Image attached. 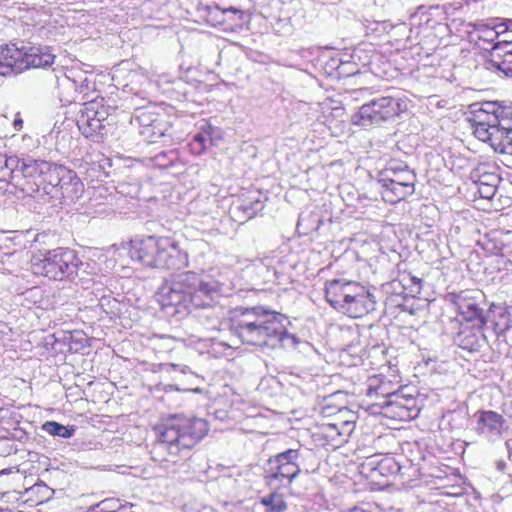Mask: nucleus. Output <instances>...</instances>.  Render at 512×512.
<instances>
[{
	"label": "nucleus",
	"mask_w": 512,
	"mask_h": 512,
	"mask_svg": "<svg viewBox=\"0 0 512 512\" xmlns=\"http://www.w3.org/2000/svg\"><path fill=\"white\" fill-rule=\"evenodd\" d=\"M153 430L156 435L153 459L189 467L195 448L209 433V424L198 417L171 415Z\"/></svg>",
	"instance_id": "f257e3e1"
},
{
	"label": "nucleus",
	"mask_w": 512,
	"mask_h": 512,
	"mask_svg": "<svg viewBox=\"0 0 512 512\" xmlns=\"http://www.w3.org/2000/svg\"><path fill=\"white\" fill-rule=\"evenodd\" d=\"M218 292V285L212 277L186 271L166 279L156 295L163 311L186 316L193 310L211 307Z\"/></svg>",
	"instance_id": "f03ea898"
},
{
	"label": "nucleus",
	"mask_w": 512,
	"mask_h": 512,
	"mask_svg": "<svg viewBox=\"0 0 512 512\" xmlns=\"http://www.w3.org/2000/svg\"><path fill=\"white\" fill-rule=\"evenodd\" d=\"M287 317L262 305L235 308L229 330L244 345L275 347L288 335Z\"/></svg>",
	"instance_id": "7ed1b4c3"
},
{
	"label": "nucleus",
	"mask_w": 512,
	"mask_h": 512,
	"mask_svg": "<svg viewBox=\"0 0 512 512\" xmlns=\"http://www.w3.org/2000/svg\"><path fill=\"white\" fill-rule=\"evenodd\" d=\"M132 262L146 269L179 271L188 266V255L171 236H135L123 244Z\"/></svg>",
	"instance_id": "20e7f679"
},
{
	"label": "nucleus",
	"mask_w": 512,
	"mask_h": 512,
	"mask_svg": "<svg viewBox=\"0 0 512 512\" xmlns=\"http://www.w3.org/2000/svg\"><path fill=\"white\" fill-rule=\"evenodd\" d=\"M325 298L335 310L353 319L368 315L376 305L373 294L363 284L342 278L326 282Z\"/></svg>",
	"instance_id": "39448f33"
},
{
	"label": "nucleus",
	"mask_w": 512,
	"mask_h": 512,
	"mask_svg": "<svg viewBox=\"0 0 512 512\" xmlns=\"http://www.w3.org/2000/svg\"><path fill=\"white\" fill-rule=\"evenodd\" d=\"M31 271L54 281H64L74 277L82 261L74 249L57 247L45 252H38L31 257Z\"/></svg>",
	"instance_id": "423d86ee"
},
{
	"label": "nucleus",
	"mask_w": 512,
	"mask_h": 512,
	"mask_svg": "<svg viewBox=\"0 0 512 512\" xmlns=\"http://www.w3.org/2000/svg\"><path fill=\"white\" fill-rule=\"evenodd\" d=\"M357 416L347 408L337 414L325 417L312 430V439L316 446L337 449L348 441L356 427Z\"/></svg>",
	"instance_id": "0eeeda50"
},
{
	"label": "nucleus",
	"mask_w": 512,
	"mask_h": 512,
	"mask_svg": "<svg viewBox=\"0 0 512 512\" xmlns=\"http://www.w3.org/2000/svg\"><path fill=\"white\" fill-rule=\"evenodd\" d=\"M299 450L288 449L268 458L263 479L269 488H288L300 475Z\"/></svg>",
	"instance_id": "6e6552de"
},
{
	"label": "nucleus",
	"mask_w": 512,
	"mask_h": 512,
	"mask_svg": "<svg viewBox=\"0 0 512 512\" xmlns=\"http://www.w3.org/2000/svg\"><path fill=\"white\" fill-rule=\"evenodd\" d=\"M6 166L11 167L10 180L24 193L31 195L41 189L45 160L24 161L10 157L6 160Z\"/></svg>",
	"instance_id": "1a4fd4ad"
},
{
	"label": "nucleus",
	"mask_w": 512,
	"mask_h": 512,
	"mask_svg": "<svg viewBox=\"0 0 512 512\" xmlns=\"http://www.w3.org/2000/svg\"><path fill=\"white\" fill-rule=\"evenodd\" d=\"M407 110L405 100L391 96L373 99L362 105L358 115L362 125L380 124L389 119L398 117Z\"/></svg>",
	"instance_id": "9d476101"
},
{
	"label": "nucleus",
	"mask_w": 512,
	"mask_h": 512,
	"mask_svg": "<svg viewBox=\"0 0 512 512\" xmlns=\"http://www.w3.org/2000/svg\"><path fill=\"white\" fill-rule=\"evenodd\" d=\"M391 175L382 178V199L389 204H397L415 192L416 175L409 169L389 170Z\"/></svg>",
	"instance_id": "9b49d317"
},
{
	"label": "nucleus",
	"mask_w": 512,
	"mask_h": 512,
	"mask_svg": "<svg viewBox=\"0 0 512 512\" xmlns=\"http://www.w3.org/2000/svg\"><path fill=\"white\" fill-rule=\"evenodd\" d=\"M109 115L110 106L104 97L98 96L84 103L77 121L78 128L85 137H92L104 129V121Z\"/></svg>",
	"instance_id": "f8f14e48"
},
{
	"label": "nucleus",
	"mask_w": 512,
	"mask_h": 512,
	"mask_svg": "<svg viewBox=\"0 0 512 512\" xmlns=\"http://www.w3.org/2000/svg\"><path fill=\"white\" fill-rule=\"evenodd\" d=\"M400 465L391 455L367 457L360 465L361 474L372 484L384 487L391 476L398 474Z\"/></svg>",
	"instance_id": "ddd939ff"
},
{
	"label": "nucleus",
	"mask_w": 512,
	"mask_h": 512,
	"mask_svg": "<svg viewBox=\"0 0 512 512\" xmlns=\"http://www.w3.org/2000/svg\"><path fill=\"white\" fill-rule=\"evenodd\" d=\"M82 186V182L75 171L63 165L46 161V167L41 181V189L45 193H51L54 188L64 190L69 187H71L74 192H78Z\"/></svg>",
	"instance_id": "4468645a"
},
{
	"label": "nucleus",
	"mask_w": 512,
	"mask_h": 512,
	"mask_svg": "<svg viewBox=\"0 0 512 512\" xmlns=\"http://www.w3.org/2000/svg\"><path fill=\"white\" fill-rule=\"evenodd\" d=\"M452 302L457 310L453 323L486 325L485 311L477 297L462 291L453 295Z\"/></svg>",
	"instance_id": "2eb2a0df"
},
{
	"label": "nucleus",
	"mask_w": 512,
	"mask_h": 512,
	"mask_svg": "<svg viewBox=\"0 0 512 512\" xmlns=\"http://www.w3.org/2000/svg\"><path fill=\"white\" fill-rule=\"evenodd\" d=\"M394 379L377 374L370 376L367 380L366 395L372 401V405L385 407L388 398H391L398 390V381L396 376Z\"/></svg>",
	"instance_id": "dca6fc26"
},
{
	"label": "nucleus",
	"mask_w": 512,
	"mask_h": 512,
	"mask_svg": "<svg viewBox=\"0 0 512 512\" xmlns=\"http://www.w3.org/2000/svg\"><path fill=\"white\" fill-rule=\"evenodd\" d=\"M456 326L454 334L455 344L462 350L470 353L478 352L486 342L483 332L485 325L454 323Z\"/></svg>",
	"instance_id": "f3484780"
},
{
	"label": "nucleus",
	"mask_w": 512,
	"mask_h": 512,
	"mask_svg": "<svg viewBox=\"0 0 512 512\" xmlns=\"http://www.w3.org/2000/svg\"><path fill=\"white\" fill-rule=\"evenodd\" d=\"M24 71L51 67L56 59L53 49L49 46H23Z\"/></svg>",
	"instance_id": "a211bd4d"
},
{
	"label": "nucleus",
	"mask_w": 512,
	"mask_h": 512,
	"mask_svg": "<svg viewBox=\"0 0 512 512\" xmlns=\"http://www.w3.org/2000/svg\"><path fill=\"white\" fill-rule=\"evenodd\" d=\"M23 46L6 44L0 46V75L10 76L24 72Z\"/></svg>",
	"instance_id": "6ab92c4d"
},
{
	"label": "nucleus",
	"mask_w": 512,
	"mask_h": 512,
	"mask_svg": "<svg viewBox=\"0 0 512 512\" xmlns=\"http://www.w3.org/2000/svg\"><path fill=\"white\" fill-rule=\"evenodd\" d=\"M476 432L478 435H500L505 424L504 417L492 410H480L477 412Z\"/></svg>",
	"instance_id": "aec40b11"
},
{
	"label": "nucleus",
	"mask_w": 512,
	"mask_h": 512,
	"mask_svg": "<svg viewBox=\"0 0 512 512\" xmlns=\"http://www.w3.org/2000/svg\"><path fill=\"white\" fill-rule=\"evenodd\" d=\"M391 398L386 401L385 407L390 409L394 418H398L400 421H407L417 416L418 411L413 398H405L403 395L397 394V392Z\"/></svg>",
	"instance_id": "412c9836"
},
{
	"label": "nucleus",
	"mask_w": 512,
	"mask_h": 512,
	"mask_svg": "<svg viewBox=\"0 0 512 512\" xmlns=\"http://www.w3.org/2000/svg\"><path fill=\"white\" fill-rule=\"evenodd\" d=\"M489 62L505 75H512V46H493Z\"/></svg>",
	"instance_id": "4be33fe9"
},
{
	"label": "nucleus",
	"mask_w": 512,
	"mask_h": 512,
	"mask_svg": "<svg viewBox=\"0 0 512 512\" xmlns=\"http://www.w3.org/2000/svg\"><path fill=\"white\" fill-rule=\"evenodd\" d=\"M499 110L500 107L496 103L486 102L482 104L480 109L474 112L473 122L494 128L505 121V119H500Z\"/></svg>",
	"instance_id": "5701e85b"
},
{
	"label": "nucleus",
	"mask_w": 512,
	"mask_h": 512,
	"mask_svg": "<svg viewBox=\"0 0 512 512\" xmlns=\"http://www.w3.org/2000/svg\"><path fill=\"white\" fill-rule=\"evenodd\" d=\"M223 18L222 30L235 32L243 28L245 11L233 6L223 7Z\"/></svg>",
	"instance_id": "b1692460"
},
{
	"label": "nucleus",
	"mask_w": 512,
	"mask_h": 512,
	"mask_svg": "<svg viewBox=\"0 0 512 512\" xmlns=\"http://www.w3.org/2000/svg\"><path fill=\"white\" fill-rule=\"evenodd\" d=\"M272 491L261 497L260 504L264 507V512H286L288 503L285 495L279 492V488H271Z\"/></svg>",
	"instance_id": "393cba45"
},
{
	"label": "nucleus",
	"mask_w": 512,
	"mask_h": 512,
	"mask_svg": "<svg viewBox=\"0 0 512 512\" xmlns=\"http://www.w3.org/2000/svg\"><path fill=\"white\" fill-rule=\"evenodd\" d=\"M239 208L245 213L254 215L262 206L260 193L255 189H246L238 197Z\"/></svg>",
	"instance_id": "a878e982"
},
{
	"label": "nucleus",
	"mask_w": 512,
	"mask_h": 512,
	"mask_svg": "<svg viewBox=\"0 0 512 512\" xmlns=\"http://www.w3.org/2000/svg\"><path fill=\"white\" fill-rule=\"evenodd\" d=\"M490 321L496 333L501 334L510 328V314L501 307L491 310Z\"/></svg>",
	"instance_id": "bb28decb"
},
{
	"label": "nucleus",
	"mask_w": 512,
	"mask_h": 512,
	"mask_svg": "<svg viewBox=\"0 0 512 512\" xmlns=\"http://www.w3.org/2000/svg\"><path fill=\"white\" fill-rule=\"evenodd\" d=\"M202 12L203 18L208 25L222 29V23L224 20L223 7H220L217 4L207 5Z\"/></svg>",
	"instance_id": "cd10ccee"
},
{
	"label": "nucleus",
	"mask_w": 512,
	"mask_h": 512,
	"mask_svg": "<svg viewBox=\"0 0 512 512\" xmlns=\"http://www.w3.org/2000/svg\"><path fill=\"white\" fill-rule=\"evenodd\" d=\"M178 160V154L174 150L162 151L150 158L151 166L158 169H167Z\"/></svg>",
	"instance_id": "c85d7f7f"
},
{
	"label": "nucleus",
	"mask_w": 512,
	"mask_h": 512,
	"mask_svg": "<svg viewBox=\"0 0 512 512\" xmlns=\"http://www.w3.org/2000/svg\"><path fill=\"white\" fill-rule=\"evenodd\" d=\"M150 114V122L148 125L154 129L155 133H158L159 135H164L171 127V123L168 119L167 113L163 110L160 112Z\"/></svg>",
	"instance_id": "c756f323"
},
{
	"label": "nucleus",
	"mask_w": 512,
	"mask_h": 512,
	"mask_svg": "<svg viewBox=\"0 0 512 512\" xmlns=\"http://www.w3.org/2000/svg\"><path fill=\"white\" fill-rule=\"evenodd\" d=\"M43 430L52 436H60L62 438H70L74 434V428L64 426L55 421H47L42 426Z\"/></svg>",
	"instance_id": "7c9ffc66"
},
{
	"label": "nucleus",
	"mask_w": 512,
	"mask_h": 512,
	"mask_svg": "<svg viewBox=\"0 0 512 512\" xmlns=\"http://www.w3.org/2000/svg\"><path fill=\"white\" fill-rule=\"evenodd\" d=\"M498 42L493 46H509L512 47V20H506L497 24Z\"/></svg>",
	"instance_id": "2f4dec72"
},
{
	"label": "nucleus",
	"mask_w": 512,
	"mask_h": 512,
	"mask_svg": "<svg viewBox=\"0 0 512 512\" xmlns=\"http://www.w3.org/2000/svg\"><path fill=\"white\" fill-rule=\"evenodd\" d=\"M122 504L119 499L107 498L91 508V512H121Z\"/></svg>",
	"instance_id": "473e14b6"
},
{
	"label": "nucleus",
	"mask_w": 512,
	"mask_h": 512,
	"mask_svg": "<svg viewBox=\"0 0 512 512\" xmlns=\"http://www.w3.org/2000/svg\"><path fill=\"white\" fill-rule=\"evenodd\" d=\"M483 249L491 255L502 254L505 245L498 240L496 235H487L482 243Z\"/></svg>",
	"instance_id": "72a5a7b5"
},
{
	"label": "nucleus",
	"mask_w": 512,
	"mask_h": 512,
	"mask_svg": "<svg viewBox=\"0 0 512 512\" xmlns=\"http://www.w3.org/2000/svg\"><path fill=\"white\" fill-rule=\"evenodd\" d=\"M505 128V121L497 125L496 127L492 128L489 138L487 139L486 143H488L496 152H498L500 147V139L503 135V131Z\"/></svg>",
	"instance_id": "f704fd0d"
},
{
	"label": "nucleus",
	"mask_w": 512,
	"mask_h": 512,
	"mask_svg": "<svg viewBox=\"0 0 512 512\" xmlns=\"http://www.w3.org/2000/svg\"><path fill=\"white\" fill-rule=\"evenodd\" d=\"M500 140L498 152L512 155V127L505 125L503 135Z\"/></svg>",
	"instance_id": "c9c22d12"
},
{
	"label": "nucleus",
	"mask_w": 512,
	"mask_h": 512,
	"mask_svg": "<svg viewBox=\"0 0 512 512\" xmlns=\"http://www.w3.org/2000/svg\"><path fill=\"white\" fill-rule=\"evenodd\" d=\"M190 150L195 155H201L207 148V138L202 134H196L189 143Z\"/></svg>",
	"instance_id": "e433bc0d"
},
{
	"label": "nucleus",
	"mask_w": 512,
	"mask_h": 512,
	"mask_svg": "<svg viewBox=\"0 0 512 512\" xmlns=\"http://www.w3.org/2000/svg\"><path fill=\"white\" fill-rule=\"evenodd\" d=\"M472 128H473V134L480 141L486 143L487 139H490L489 134L492 130V127H488L486 125L484 126V124L473 122Z\"/></svg>",
	"instance_id": "4c0bfd02"
},
{
	"label": "nucleus",
	"mask_w": 512,
	"mask_h": 512,
	"mask_svg": "<svg viewBox=\"0 0 512 512\" xmlns=\"http://www.w3.org/2000/svg\"><path fill=\"white\" fill-rule=\"evenodd\" d=\"M480 39L492 43L498 42V29L497 24L492 28H486L482 30V35L480 36Z\"/></svg>",
	"instance_id": "58836bf2"
},
{
	"label": "nucleus",
	"mask_w": 512,
	"mask_h": 512,
	"mask_svg": "<svg viewBox=\"0 0 512 512\" xmlns=\"http://www.w3.org/2000/svg\"><path fill=\"white\" fill-rule=\"evenodd\" d=\"M495 190H496V188L494 185H487L485 188V191H482L480 189V193L485 198H491L494 195Z\"/></svg>",
	"instance_id": "ea45409f"
},
{
	"label": "nucleus",
	"mask_w": 512,
	"mask_h": 512,
	"mask_svg": "<svg viewBox=\"0 0 512 512\" xmlns=\"http://www.w3.org/2000/svg\"><path fill=\"white\" fill-rule=\"evenodd\" d=\"M13 126L16 130H21L23 127V120L20 117H17L13 121Z\"/></svg>",
	"instance_id": "a19ab883"
},
{
	"label": "nucleus",
	"mask_w": 512,
	"mask_h": 512,
	"mask_svg": "<svg viewBox=\"0 0 512 512\" xmlns=\"http://www.w3.org/2000/svg\"><path fill=\"white\" fill-rule=\"evenodd\" d=\"M0 512H2V511H0Z\"/></svg>",
	"instance_id": "79ce46f5"
}]
</instances>
